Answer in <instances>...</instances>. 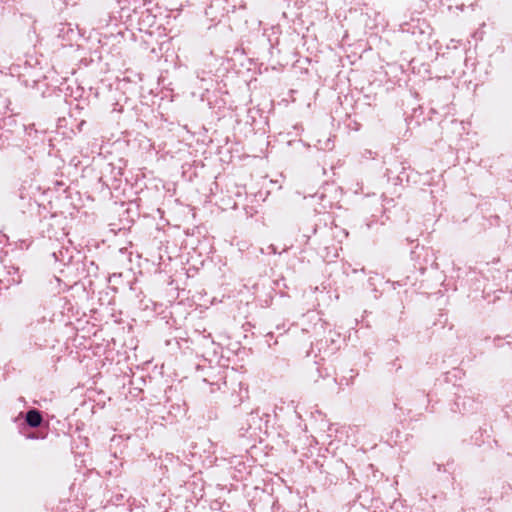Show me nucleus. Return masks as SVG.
<instances>
[{"instance_id":"1","label":"nucleus","mask_w":512,"mask_h":512,"mask_svg":"<svg viewBox=\"0 0 512 512\" xmlns=\"http://www.w3.org/2000/svg\"><path fill=\"white\" fill-rule=\"evenodd\" d=\"M26 421L30 426L37 427L40 425L42 417L38 411L31 410L27 413Z\"/></svg>"}]
</instances>
